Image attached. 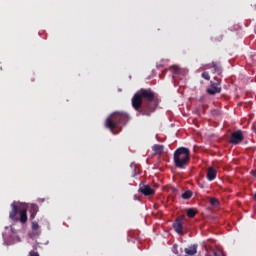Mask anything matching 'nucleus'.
I'll use <instances>...</instances> for the list:
<instances>
[{"mask_svg":"<svg viewBox=\"0 0 256 256\" xmlns=\"http://www.w3.org/2000/svg\"><path fill=\"white\" fill-rule=\"evenodd\" d=\"M156 97L155 92L151 88H141L132 97V107L140 115L149 117L157 109Z\"/></svg>","mask_w":256,"mask_h":256,"instance_id":"nucleus-1","label":"nucleus"},{"mask_svg":"<svg viewBox=\"0 0 256 256\" xmlns=\"http://www.w3.org/2000/svg\"><path fill=\"white\" fill-rule=\"evenodd\" d=\"M127 121H129V115L123 112H114L106 119L105 127L114 133L115 129L120 125H125Z\"/></svg>","mask_w":256,"mask_h":256,"instance_id":"nucleus-2","label":"nucleus"},{"mask_svg":"<svg viewBox=\"0 0 256 256\" xmlns=\"http://www.w3.org/2000/svg\"><path fill=\"white\" fill-rule=\"evenodd\" d=\"M191 160V151L186 147H180L174 152V164L177 169H185Z\"/></svg>","mask_w":256,"mask_h":256,"instance_id":"nucleus-3","label":"nucleus"},{"mask_svg":"<svg viewBox=\"0 0 256 256\" xmlns=\"http://www.w3.org/2000/svg\"><path fill=\"white\" fill-rule=\"evenodd\" d=\"M12 210L9 213V217L12 221H19L20 223H27V208L18 207L17 202L11 204Z\"/></svg>","mask_w":256,"mask_h":256,"instance_id":"nucleus-4","label":"nucleus"},{"mask_svg":"<svg viewBox=\"0 0 256 256\" xmlns=\"http://www.w3.org/2000/svg\"><path fill=\"white\" fill-rule=\"evenodd\" d=\"M221 91V80L215 76L214 81H210V87L206 89V92L208 95H217V93H221Z\"/></svg>","mask_w":256,"mask_h":256,"instance_id":"nucleus-5","label":"nucleus"},{"mask_svg":"<svg viewBox=\"0 0 256 256\" xmlns=\"http://www.w3.org/2000/svg\"><path fill=\"white\" fill-rule=\"evenodd\" d=\"M244 139L245 137L243 136V131L237 130L232 132L229 143H231V145H239V143H241Z\"/></svg>","mask_w":256,"mask_h":256,"instance_id":"nucleus-6","label":"nucleus"},{"mask_svg":"<svg viewBox=\"0 0 256 256\" xmlns=\"http://www.w3.org/2000/svg\"><path fill=\"white\" fill-rule=\"evenodd\" d=\"M184 219L185 218L183 216H180L173 223V229L176 231V233H178V235H183V221H184Z\"/></svg>","mask_w":256,"mask_h":256,"instance_id":"nucleus-7","label":"nucleus"},{"mask_svg":"<svg viewBox=\"0 0 256 256\" xmlns=\"http://www.w3.org/2000/svg\"><path fill=\"white\" fill-rule=\"evenodd\" d=\"M139 191L142 193V195H145V197H151L155 195V189L151 188L149 185L140 186Z\"/></svg>","mask_w":256,"mask_h":256,"instance_id":"nucleus-8","label":"nucleus"},{"mask_svg":"<svg viewBox=\"0 0 256 256\" xmlns=\"http://www.w3.org/2000/svg\"><path fill=\"white\" fill-rule=\"evenodd\" d=\"M206 178L208 181H215L217 179V170L213 167H208Z\"/></svg>","mask_w":256,"mask_h":256,"instance_id":"nucleus-9","label":"nucleus"},{"mask_svg":"<svg viewBox=\"0 0 256 256\" xmlns=\"http://www.w3.org/2000/svg\"><path fill=\"white\" fill-rule=\"evenodd\" d=\"M30 219H35V216L37 213H39V206L37 204H31L30 205Z\"/></svg>","mask_w":256,"mask_h":256,"instance_id":"nucleus-10","label":"nucleus"},{"mask_svg":"<svg viewBox=\"0 0 256 256\" xmlns=\"http://www.w3.org/2000/svg\"><path fill=\"white\" fill-rule=\"evenodd\" d=\"M211 68H213V73H217L218 75H221V73H223L221 66L217 64V62H212L211 66L208 65V69H211Z\"/></svg>","mask_w":256,"mask_h":256,"instance_id":"nucleus-11","label":"nucleus"},{"mask_svg":"<svg viewBox=\"0 0 256 256\" xmlns=\"http://www.w3.org/2000/svg\"><path fill=\"white\" fill-rule=\"evenodd\" d=\"M184 253H186V255H197V245H191L188 248L184 249Z\"/></svg>","mask_w":256,"mask_h":256,"instance_id":"nucleus-12","label":"nucleus"},{"mask_svg":"<svg viewBox=\"0 0 256 256\" xmlns=\"http://www.w3.org/2000/svg\"><path fill=\"white\" fill-rule=\"evenodd\" d=\"M165 149V146L163 145H160V144H155L153 147H152V150L154 151V153L156 155H161L163 153Z\"/></svg>","mask_w":256,"mask_h":256,"instance_id":"nucleus-13","label":"nucleus"},{"mask_svg":"<svg viewBox=\"0 0 256 256\" xmlns=\"http://www.w3.org/2000/svg\"><path fill=\"white\" fill-rule=\"evenodd\" d=\"M181 197L185 200L191 199L193 197V192L191 190H187L181 195Z\"/></svg>","mask_w":256,"mask_h":256,"instance_id":"nucleus-14","label":"nucleus"},{"mask_svg":"<svg viewBox=\"0 0 256 256\" xmlns=\"http://www.w3.org/2000/svg\"><path fill=\"white\" fill-rule=\"evenodd\" d=\"M170 71L173 75H179L181 73V68H179V66H171Z\"/></svg>","mask_w":256,"mask_h":256,"instance_id":"nucleus-15","label":"nucleus"},{"mask_svg":"<svg viewBox=\"0 0 256 256\" xmlns=\"http://www.w3.org/2000/svg\"><path fill=\"white\" fill-rule=\"evenodd\" d=\"M210 205L212 207H219V205H221V203L219 202V199L217 198H211L210 199Z\"/></svg>","mask_w":256,"mask_h":256,"instance_id":"nucleus-16","label":"nucleus"},{"mask_svg":"<svg viewBox=\"0 0 256 256\" xmlns=\"http://www.w3.org/2000/svg\"><path fill=\"white\" fill-rule=\"evenodd\" d=\"M197 215V211H195V209H188L187 210V217H189L190 219H193V217H195Z\"/></svg>","mask_w":256,"mask_h":256,"instance_id":"nucleus-17","label":"nucleus"},{"mask_svg":"<svg viewBox=\"0 0 256 256\" xmlns=\"http://www.w3.org/2000/svg\"><path fill=\"white\" fill-rule=\"evenodd\" d=\"M31 227L33 231H37V229H39V223H37L36 221L31 223Z\"/></svg>","mask_w":256,"mask_h":256,"instance_id":"nucleus-18","label":"nucleus"},{"mask_svg":"<svg viewBox=\"0 0 256 256\" xmlns=\"http://www.w3.org/2000/svg\"><path fill=\"white\" fill-rule=\"evenodd\" d=\"M202 78L205 79L206 81H209V79H211V76L209 75V72H203Z\"/></svg>","mask_w":256,"mask_h":256,"instance_id":"nucleus-19","label":"nucleus"},{"mask_svg":"<svg viewBox=\"0 0 256 256\" xmlns=\"http://www.w3.org/2000/svg\"><path fill=\"white\" fill-rule=\"evenodd\" d=\"M28 256H40L39 255V252H37V251H35V250H31L30 252H29V255Z\"/></svg>","mask_w":256,"mask_h":256,"instance_id":"nucleus-20","label":"nucleus"},{"mask_svg":"<svg viewBox=\"0 0 256 256\" xmlns=\"http://www.w3.org/2000/svg\"><path fill=\"white\" fill-rule=\"evenodd\" d=\"M251 175H252L253 177H256V170H253V171L251 172Z\"/></svg>","mask_w":256,"mask_h":256,"instance_id":"nucleus-21","label":"nucleus"},{"mask_svg":"<svg viewBox=\"0 0 256 256\" xmlns=\"http://www.w3.org/2000/svg\"><path fill=\"white\" fill-rule=\"evenodd\" d=\"M159 188V184H154V189H158Z\"/></svg>","mask_w":256,"mask_h":256,"instance_id":"nucleus-22","label":"nucleus"},{"mask_svg":"<svg viewBox=\"0 0 256 256\" xmlns=\"http://www.w3.org/2000/svg\"><path fill=\"white\" fill-rule=\"evenodd\" d=\"M175 255H179V251L174 250Z\"/></svg>","mask_w":256,"mask_h":256,"instance_id":"nucleus-23","label":"nucleus"},{"mask_svg":"<svg viewBox=\"0 0 256 256\" xmlns=\"http://www.w3.org/2000/svg\"><path fill=\"white\" fill-rule=\"evenodd\" d=\"M214 256H219V254L217 252H214Z\"/></svg>","mask_w":256,"mask_h":256,"instance_id":"nucleus-24","label":"nucleus"},{"mask_svg":"<svg viewBox=\"0 0 256 256\" xmlns=\"http://www.w3.org/2000/svg\"><path fill=\"white\" fill-rule=\"evenodd\" d=\"M173 247H174V249H175V247H177V245H174Z\"/></svg>","mask_w":256,"mask_h":256,"instance_id":"nucleus-25","label":"nucleus"}]
</instances>
